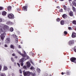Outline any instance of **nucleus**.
Instances as JSON below:
<instances>
[{"instance_id": "nucleus-14", "label": "nucleus", "mask_w": 76, "mask_h": 76, "mask_svg": "<svg viewBox=\"0 0 76 76\" xmlns=\"http://www.w3.org/2000/svg\"><path fill=\"white\" fill-rule=\"evenodd\" d=\"M7 70V67L4 66V71H5V70Z\"/></svg>"}, {"instance_id": "nucleus-47", "label": "nucleus", "mask_w": 76, "mask_h": 76, "mask_svg": "<svg viewBox=\"0 0 76 76\" xmlns=\"http://www.w3.org/2000/svg\"><path fill=\"white\" fill-rule=\"evenodd\" d=\"M12 56H15V53H13L12 54Z\"/></svg>"}, {"instance_id": "nucleus-59", "label": "nucleus", "mask_w": 76, "mask_h": 76, "mask_svg": "<svg viewBox=\"0 0 76 76\" xmlns=\"http://www.w3.org/2000/svg\"><path fill=\"white\" fill-rule=\"evenodd\" d=\"M0 44H1V43H0Z\"/></svg>"}, {"instance_id": "nucleus-17", "label": "nucleus", "mask_w": 76, "mask_h": 76, "mask_svg": "<svg viewBox=\"0 0 76 76\" xmlns=\"http://www.w3.org/2000/svg\"><path fill=\"white\" fill-rule=\"evenodd\" d=\"M72 9L73 12H76V8L74 6H72Z\"/></svg>"}, {"instance_id": "nucleus-35", "label": "nucleus", "mask_w": 76, "mask_h": 76, "mask_svg": "<svg viewBox=\"0 0 76 76\" xmlns=\"http://www.w3.org/2000/svg\"><path fill=\"white\" fill-rule=\"evenodd\" d=\"M20 63L21 66H23V63Z\"/></svg>"}, {"instance_id": "nucleus-58", "label": "nucleus", "mask_w": 76, "mask_h": 76, "mask_svg": "<svg viewBox=\"0 0 76 76\" xmlns=\"http://www.w3.org/2000/svg\"><path fill=\"white\" fill-rule=\"evenodd\" d=\"M74 1H76V0H74Z\"/></svg>"}, {"instance_id": "nucleus-12", "label": "nucleus", "mask_w": 76, "mask_h": 76, "mask_svg": "<svg viewBox=\"0 0 76 76\" xmlns=\"http://www.w3.org/2000/svg\"><path fill=\"white\" fill-rule=\"evenodd\" d=\"M9 28V26H8L6 25H4V29H7Z\"/></svg>"}, {"instance_id": "nucleus-50", "label": "nucleus", "mask_w": 76, "mask_h": 76, "mask_svg": "<svg viewBox=\"0 0 76 76\" xmlns=\"http://www.w3.org/2000/svg\"><path fill=\"white\" fill-rule=\"evenodd\" d=\"M12 76H15V74L13 73H12Z\"/></svg>"}, {"instance_id": "nucleus-25", "label": "nucleus", "mask_w": 76, "mask_h": 76, "mask_svg": "<svg viewBox=\"0 0 76 76\" xmlns=\"http://www.w3.org/2000/svg\"><path fill=\"white\" fill-rule=\"evenodd\" d=\"M63 7L64 10H66V9H67V7H66V6L64 5Z\"/></svg>"}, {"instance_id": "nucleus-4", "label": "nucleus", "mask_w": 76, "mask_h": 76, "mask_svg": "<svg viewBox=\"0 0 76 76\" xmlns=\"http://www.w3.org/2000/svg\"><path fill=\"white\" fill-rule=\"evenodd\" d=\"M8 17L10 19H13L14 18V15L12 14L8 15Z\"/></svg>"}, {"instance_id": "nucleus-30", "label": "nucleus", "mask_w": 76, "mask_h": 76, "mask_svg": "<svg viewBox=\"0 0 76 76\" xmlns=\"http://www.w3.org/2000/svg\"><path fill=\"white\" fill-rule=\"evenodd\" d=\"M59 12H63V9H61V10H59Z\"/></svg>"}, {"instance_id": "nucleus-2", "label": "nucleus", "mask_w": 76, "mask_h": 76, "mask_svg": "<svg viewBox=\"0 0 76 76\" xmlns=\"http://www.w3.org/2000/svg\"><path fill=\"white\" fill-rule=\"evenodd\" d=\"M18 53L20 54V55L22 56L23 57H29L28 56H27V55H26V52H25V51H24V54L21 53L19 51H18Z\"/></svg>"}, {"instance_id": "nucleus-32", "label": "nucleus", "mask_w": 76, "mask_h": 76, "mask_svg": "<svg viewBox=\"0 0 76 76\" xmlns=\"http://www.w3.org/2000/svg\"><path fill=\"white\" fill-rule=\"evenodd\" d=\"M56 20L57 22H59V21L60 20V19L58 18L56 19Z\"/></svg>"}, {"instance_id": "nucleus-51", "label": "nucleus", "mask_w": 76, "mask_h": 76, "mask_svg": "<svg viewBox=\"0 0 76 76\" xmlns=\"http://www.w3.org/2000/svg\"><path fill=\"white\" fill-rule=\"evenodd\" d=\"M57 8H58V9H60V7L59 6H58L57 7Z\"/></svg>"}, {"instance_id": "nucleus-3", "label": "nucleus", "mask_w": 76, "mask_h": 76, "mask_svg": "<svg viewBox=\"0 0 76 76\" xmlns=\"http://www.w3.org/2000/svg\"><path fill=\"white\" fill-rule=\"evenodd\" d=\"M29 58V57H27L26 58H26H22L21 59H20V63H23L24 61H25V60H28Z\"/></svg>"}, {"instance_id": "nucleus-24", "label": "nucleus", "mask_w": 76, "mask_h": 76, "mask_svg": "<svg viewBox=\"0 0 76 76\" xmlns=\"http://www.w3.org/2000/svg\"><path fill=\"white\" fill-rule=\"evenodd\" d=\"M72 23L74 25H76V21L75 20L73 21Z\"/></svg>"}, {"instance_id": "nucleus-7", "label": "nucleus", "mask_w": 76, "mask_h": 76, "mask_svg": "<svg viewBox=\"0 0 76 76\" xmlns=\"http://www.w3.org/2000/svg\"><path fill=\"white\" fill-rule=\"evenodd\" d=\"M28 7L27 6H24L23 7V10L24 11H27V8Z\"/></svg>"}, {"instance_id": "nucleus-28", "label": "nucleus", "mask_w": 76, "mask_h": 76, "mask_svg": "<svg viewBox=\"0 0 76 76\" xmlns=\"http://www.w3.org/2000/svg\"><path fill=\"white\" fill-rule=\"evenodd\" d=\"M32 54V55L33 57H34V56H35V55H34V53H32V52H31L29 54Z\"/></svg>"}, {"instance_id": "nucleus-19", "label": "nucleus", "mask_w": 76, "mask_h": 76, "mask_svg": "<svg viewBox=\"0 0 76 76\" xmlns=\"http://www.w3.org/2000/svg\"><path fill=\"white\" fill-rule=\"evenodd\" d=\"M37 72H38V73H40L41 72V70L39 68H37Z\"/></svg>"}, {"instance_id": "nucleus-29", "label": "nucleus", "mask_w": 76, "mask_h": 76, "mask_svg": "<svg viewBox=\"0 0 76 76\" xmlns=\"http://www.w3.org/2000/svg\"><path fill=\"white\" fill-rule=\"evenodd\" d=\"M3 9V7H0V10H2ZM1 14V12H0V15Z\"/></svg>"}, {"instance_id": "nucleus-61", "label": "nucleus", "mask_w": 76, "mask_h": 76, "mask_svg": "<svg viewBox=\"0 0 76 76\" xmlns=\"http://www.w3.org/2000/svg\"><path fill=\"white\" fill-rule=\"evenodd\" d=\"M0 27H1V26H0Z\"/></svg>"}, {"instance_id": "nucleus-44", "label": "nucleus", "mask_w": 76, "mask_h": 76, "mask_svg": "<svg viewBox=\"0 0 76 76\" xmlns=\"http://www.w3.org/2000/svg\"><path fill=\"white\" fill-rule=\"evenodd\" d=\"M68 29H69V30H70L72 29V28H71V27H68Z\"/></svg>"}, {"instance_id": "nucleus-52", "label": "nucleus", "mask_w": 76, "mask_h": 76, "mask_svg": "<svg viewBox=\"0 0 76 76\" xmlns=\"http://www.w3.org/2000/svg\"><path fill=\"white\" fill-rule=\"evenodd\" d=\"M41 60H40L39 61V63H41Z\"/></svg>"}, {"instance_id": "nucleus-46", "label": "nucleus", "mask_w": 76, "mask_h": 76, "mask_svg": "<svg viewBox=\"0 0 76 76\" xmlns=\"http://www.w3.org/2000/svg\"><path fill=\"white\" fill-rule=\"evenodd\" d=\"M18 48H21V47H20V45H19V46H18Z\"/></svg>"}, {"instance_id": "nucleus-40", "label": "nucleus", "mask_w": 76, "mask_h": 76, "mask_svg": "<svg viewBox=\"0 0 76 76\" xmlns=\"http://www.w3.org/2000/svg\"><path fill=\"white\" fill-rule=\"evenodd\" d=\"M2 67L0 65V71H1Z\"/></svg>"}, {"instance_id": "nucleus-10", "label": "nucleus", "mask_w": 76, "mask_h": 76, "mask_svg": "<svg viewBox=\"0 0 76 76\" xmlns=\"http://www.w3.org/2000/svg\"><path fill=\"white\" fill-rule=\"evenodd\" d=\"M27 66L28 68H29L30 67V66H31V63L29 61H28L27 62Z\"/></svg>"}, {"instance_id": "nucleus-23", "label": "nucleus", "mask_w": 76, "mask_h": 76, "mask_svg": "<svg viewBox=\"0 0 76 76\" xmlns=\"http://www.w3.org/2000/svg\"><path fill=\"white\" fill-rule=\"evenodd\" d=\"M12 8V7L10 6H9L8 7V11H10V9H11V8Z\"/></svg>"}, {"instance_id": "nucleus-9", "label": "nucleus", "mask_w": 76, "mask_h": 76, "mask_svg": "<svg viewBox=\"0 0 76 76\" xmlns=\"http://www.w3.org/2000/svg\"><path fill=\"white\" fill-rule=\"evenodd\" d=\"M10 38H7L6 40L5 41V42H6L7 43H9V42H10Z\"/></svg>"}, {"instance_id": "nucleus-57", "label": "nucleus", "mask_w": 76, "mask_h": 76, "mask_svg": "<svg viewBox=\"0 0 76 76\" xmlns=\"http://www.w3.org/2000/svg\"><path fill=\"white\" fill-rule=\"evenodd\" d=\"M50 76H52V75H50Z\"/></svg>"}, {"instance_id": "nucleus-60", "label": "nucleus", "mask_w": 76, "mask_h": 76, "mask_svg": "<svg viewBox=\"0 0 76 76\" xmlns=\"http://www.w3.org/2000/svg\"><path fill=\"white\" fill-rule=\"evenodd\" d=\"M15 3H16V2H15Z\"/></svg>"}, {"instance_id": "nucleus-37", "label": "nucleus", "mask_w": 76, "mask_h": 76, "mask_svg": "<svg viewBox=\"0 0 76 76\" xmlns=\"http://www.w3.org/2000/svg\"><path fill=\"white\" fill-rule=\"evenodd\" d=\"M31 63L33 64V65H34V62L32 61H31Z\"/></svg>"}, {"instance_id": "nucleus-11", "label": "nucleus", "mask_w": 76, "mask_h": 76, "mask_svg": "<svg viewBox=\"0 0 76 76\" xmlns=\"http://www.w3.org/2000/svg\"><path fill=\"white\" fill-rule=\"evenodd\" d=\"M76 37V34L75 33L73 32L72 34V38H75Z\"/></svg>"}, {"instance_id": "nucleus-48", "label": "nucleus", "mask_w": 76, "mask_h": 76, "mask_svg": "<svg viewBox=\"0 0 76 76\" xmlns=\"http://www.w3.org/2000/svg\"><path fill=\"white\" fill-rule=\"evenodd\" d=\"M4 46L5 47H7V45H5Z\"/></svg>"}, {"instance_id": "nucleus-5", "label": "nucleus", "mask_w": 76, "mask_h": 76, "mask_svg": "<svg viewBox=\"0 0 76 76\" xmlns=\"http://www.w3.org/2000/svg\"><path fill=\"white\" fill-rule=\"evenodd\" d=\"M4 35H6V33H4V34H2L0 36L2 40H3V39H4V37H5Z\"/></svg>"}, {"instance_id": "nucleus-41", "label": "nucleus", "mask_w": 76, "mask_h": 76, "mask_svg": "<svg viewBox=\"0 0 76 76\" xmlns=\"http://www.w3.org/2000/svg\"><path fill=\"white\" fill-rule=\"evenodd\" d=\"M67 10L68 12H69V11H70V8H68V9H67Z\"/></svg>"}, {"instance_id": "nucleus-6", "label": "nucleus", "mask_w": 76, "mask_h": 76, "mask_svg": "<svg viewBox=\"0 0 76 76\" xmlns=\"http://www.w3.org/2000/svg\"><path fill=\"white\" fill-rule=\"evenodd\" d=\"M69 44L70 45H72L74 44V40L69 41L68 42Z\"/></svg>"}, {"instance_id": "nucleus-8", "label": "nucleus", "mask_w": 76, "mask_h": 76, "mask_svg": "<svg viewBox=\"0 0 76 76\" xmlns=\"http://www.w3.org/2000/svg\"><path fill=\"white\" fill-rule=\"evenodd\" d=\"M69 15L70 16H73V12L72 11H70L69 13Z\"/></svg>"}, {"instance_id": "nucleus-45", "label": "nucleus", "mask_w": 76, "mask_h": 76, "mask_svg": "<svg viewBox=\"0 0 76 76\" xmlns=\"http://www.w3.org/2000/svg\"><path fill=\"white\" fill-rule=\"evenodd\" d=\"M9 23L10 24V25H12L13 24V23H12V22H9Z\"/></svg>"}, {"instance_id": "nucleus-53", "label": "nucleus", "mask_w": 76, "mask_h": 76, "mask_svg": "<svg viewBox=\"0 0 76 76\" xmlns=\"http://www.w3.org/2000/svg\"><path fill=\"white\" fill-rule=\"evenodd\" d=\"M61 74H62V75H64V73H63V72H62V73H61Z\"/></svg>"}, {"instance_id": "nucleus-26", "label": "nucleus", "mask_w": 76, "mask_h": 76, "mask_svg": "<svg viewBox=\"0 0 76 76\" xmlns=\"http://www.w3.org/2000/svg\"><path fill=\"white\" fill-rule=\"evenodd\" d=\"M10 31H11V32H13V28H10Z\"/></svg>"}, {"instance_id": "nucleus-36", "label": "nucleus", "mask_w": 76, "mask_h": 76, "mask_svg": "<svg viewBox=\"0 0 76 76\" xmlns=\"http://www.w3.org/2000/svg\"><path fill=\"white\" fill-rule=\"evenodd\" d=\"M17 11H20V10L19 8H17Z\"/></svg>"}, {"instance_id": "nucleus-49", "label": "nucleus", "mask_w": 76, "mask_h": 76, "mask_svg": "<svg viewBox=\"0 0 76 76\" xmlns=\"http://www.w3.org/2000/svg\"><path fill=\"white\" fill-rule=\"evenodd\" d=\"M13 36L14 37H16V35H13Z\"/></svg>"}, {"instance_id": "nucleus-43", "label": "nucleus", "mask_w": 76, "mask_h": 76, "mask_svg": "<svg viewBox=\"0 0 76 76\" xmlns=\"http://www.w3.org/2000/svg\"><path fill=\"white\" fill-rule=\"evenodd\" d=\"M2 19L1 18H0V22H2Z\"/></svg>"}, {"instance_id": "nucleus-21", "label": "nucleus", "mask_w": 76, "mask_h": 76, "mask_svg": "<svg viewBox=\"0 0 76 76\" xmlns=\"http://www.w3.org/2000/svg\"><path fill=\"white\" fill-rule=\"evenodd\" d=\"M23 68L24 69H26V70H27V69H28V67L25 66H24L23 67Z\"/></svg>"}, {"instance_id": "nucleus-56", "label": "nucleus", "mask_w": 76, "mask_h": 76, "mask_svg": "<svg viewBox=\"0 0 76 76\" xmlns=\"http://www.w3.org/2000/svg\"><path fill=\"white\" fill-rule=\"evenodd\" d=\"M69 0V1H72V0Z\"/></svg>"}, {"instance_id": "nucleus-27", "label": "nucleus", "mask_w": 76, "mask_h": 76, "mask_svg": "<svg viewBox=\"0 0 76 76\" xmlns=\"http://www.w3.org/2000/svg\"><path fill=\"white\" fill-rule=\"evenodd\" d=\"M1 76H6V75L4 73H2L1 75Z\"/></svg>"}, {"instance_id": "nucleus-22", "label": "nucleus", "mask_w": 76, "mask_h": 76, "mask_svg": "<svg viewBox=\"0 0 76 76\" xmlns=\"http://www.w3.org/2000/svg\"><path fill=\"white\" fill-rule=\"evenodd\" d=\"M10 47L11 48H12L13 49H14V48H15V46H14L12 45H10Z\"/></svg>"}, {"instance_id": "nucleus-39", "label": "nucleus", "mask_w": 76, "mask_h": 76, "mask_svg": "<svg viewBox=\"0 0 76 76\" xmlns=\"http://www.w3.org/2000/svg\"><path fill=\"white\" fill-rule=\"evenodd\" d=\"M17 65L19 67H20V64H19V63H17Z\"/></svg>"}, {"instance_id": "nucleus-18", "label": "nucleus", "mask_w": 76, "mask_h": 76, "mask_svg": "<svg viewBox=\"0 0 76 76\" xmlns=\"http://www.w3.org/2000/svg\"><path fill=\"white\" fill-rule=\"evenodd\" d=\"M7 14V12L5 11H4L2 12V15H6V14Z\"/></svg>"}, {"instance_id": "nucleus-1", "label": "nucleus", "mask_w": 76, "mask_h": 76, "mask_svg": "<svg viewBox=\"0 0 76 76\" xmlns=\"http://www.w3.org/2000/svg\"><path fill=\"white\" fill-rule=\"evenodd\" d=\"M25 70L23 71V73L25 76H30V75H32L33 76H35L36 74L35 73H33L31 72H25Z\"/></svg>"}, {"instance_id": "nucleus-20", "label": "nucleus", "mask_w": 76, "mask_h": 76, "mask_svg": "<svg viewBox=\"0 0 76 76\" xmlns=\"http://www.w3.org/2000/svg\"><path fill=\"white\" fill-rule=\"evenodd\" d=\"M60 23L61 25H64V21L63 20H61Z\"/></svg>"}, {"instance_id": "nucleus-42", "label": "nucleus", "mask_w": 76, "mask_h": 76, "mask_svg": "<svg viewBox=\"0 0 76 76\" xmlns=\"http://www.w3.org/2000/svg\"><path fill=\"white\" fill-rule=\"evenodd\" d=\"M15 41H16V43H17V42H18V39H15Z\"/></svg>"}, {"instance_id": "nucleus-13", "label": "nucleus", "mask_w": 76, "mask_h": 76, "mask_svg": "<svg viewBox=\"0 0 76 76\" xmlns=\"http://www.w3.org/2000/svg\"><path fill=\"white\" fill-rule=\"evenodd\" d=\"M62 17L64 18V19H66V18L67 17V15L66 14H64L63 15Z\"/></svg>"}, {"instance_id": "nucleus-31", "label": "nucleus", "mask_w": 76, "mask_h": 76, "mask_svg": "<svg viewBox=\"0 0 76 76\" xmlns=\"http://www.w3.org/2000/svg\"><path fill=\"white\" fill-rule=\"evenodd\" d=\"M74 51L76 53V47L74 48Z\"/></svg>"}, {"instance_id": "nucleus-54", "label": "nucleus", "mask_w": 76, "mask_h": 76, "mask_svg": "<svg viewBox=\"0 0 76 76\" xmlns=\"http://www.w3.org/2000/svg\"><path fill=\"white\" fill-rule=\"evenodd\" d=\"M0 29L1 30V31H2V30H3V29H1V28Z\"/></svg>"}, {"instance_id": "nucleus-55", "label": "nucleus", "mask_w": 76, "mask_h": 76, "mask_svg": "<svg viewBox=\"0 0 76 76\" xmlns=\"http://www.w3.org/2000/svg\"><path fill=\"white\" fill-rule=\"evenodd\" d=\"M67 75H69V73L67 72Z\"/></svg>"}, {"instance_id": "nucleus-38", "label": "nucleus", "mask_w": 76, "mask_h": 76, "mask_svg": "<svg viewBox=\"0 0 76 76\" xmlns=\"http://www.w3.org/2000/svg\"><path fill=\"white\" fill-rule=\"evenodd\" d=\"M19 72L20 73H22V70H21V69H20Z\"/></svg>"}, {"instance_id": "nucleus-33", "label": "nucleus", "mask_w": 76, "mask_h": 76, "mask_svg": "<svg viewBox=\"0 0 76 76\" xmlns=\"http://www.w3.org/2000/svg\"><path fill=\"white\" fill-rule=\"evenodd\" d=\"M64 34H65L66 35V34H67V32L66 31H64Z\"/></svg>"}, {"instance_id": "nucleus-34", "label": "nucleus", "mask_w": 76, "mask_h": 76, "mask_svg": "<svg viewBox=\"0 0 76 76\" xmlns=\"http://www.w3.org/2000/svg\"><path fill=\"white\" fill-rule=\"evenodd\" d=\"M11 60L13 62L14 61H15V60H14V59H13V58H11Z\"/></svg>"}, {"instance_id": "nucleus-16", "label": "nucleus", "mask_w": 76, "mask_h": 76, "mask_svg": "<svg viewBox=\"0 0 76 76\" xmlns=\"http://www.w3.org/2000/svg\"><path fill=\"white\" fill-rule=\"evenodd\" d=\"M72 4L74 6L76 7V3L75 2L73 1L72 2Z\"/></svg>"}, {"instance_id": "nucleus-15", "label": "nucleus", "mask_w": 76, "mask_h": 76, "mask_svg": "<svg viewBox=\"0 0 76 76\" xmlns=\"http://www.w3.org/2000/svg\"><path fill=\"white\" fill-rule=\"evenodd\" d=\"M30 70H34L35 69V68L34 66H31L30 67Z\"/></svg>"}]
</instances>
